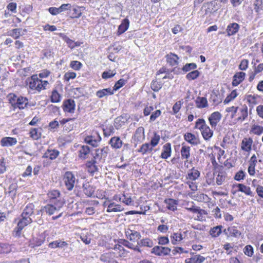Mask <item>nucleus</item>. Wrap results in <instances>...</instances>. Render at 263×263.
Masks as SVG:
<instances>
[{
  "label": "nucleus",
  "instance_id": "6",
  "mask_svg": "<svg viewBox=\"0 0 263 263\" xmlns=\"http://www.w3.org/2000/svg\"><path fill=\"white\" fill-rule=\"evenodd\" d=\"M144 139V128L143 127H139L136 130L132 137V139L134 142H137L135 143V146H137L138 142H141Z\"/></svg>",
  "mask_w": 263,
  "mask_h": 263
},
{
  "label": "nucleus",
  "instance_id": "35",
  "mask_svg": "<svg viewBox=\"0 0 263 263\" xmlns=\"http://www.w3.org/2000/svg\"><path fill=\"white\" fill-rule=\"evenodd\" d=\"M123 209L119 204H116L115 203L112 202L109 203L107 206V212L109 213L111 212H120L122 211Z\"/></svg>",
  "mask_w": 263,
  "mask_h": 263
},
{
  "label": "nucleus",
  "instance_id": "64",
  "mask_svg": "<svg viewBox=\"0 0 263 263\" xmlns=\"http://www.w3.org/2000/svg\"><path fill=\"white\" fill-rule=\"evenodd\" d=\"M244 253L248 256H252L253 254V247L250 245H247L245 247Z\"/></svg>",
  "mask_w": 263,
  "mask_h": 263
},
{
  "label": "nucleus",
  "instance_id": "21",
  "mask_svg": "<svg viewBox=\"0 0 263 263\" xmlns=\"http://www.w3.org/2000/svg\"><path fill=\"white\" fill-rule=\"evenodd\" d=\"M28 101L26 98L23 97L17 98L16 103H14L15 107H17L20 109H24L28 104Z\"/></svg>",
  "mask_w": 263,
  "mask_h": 263
},
{
  "label": "nucleus",
  "instance_id": "52",
  "mask_svg": "<svg viewBox=\"0 0 263 263\" xmlns=\"http://www.w3.org/2000/svg\"><path fill=\"white\" fill-rule=\"evenodd\" d=\"M123 245L129 249H133L138 252H141V250L139 248L138 245L135 246L132 243L129 242L128 240H124Z\"/></svg>",
  "mask_w": 263,
  "mask_h": 263
},
{
  "label": "nucleus",
  "instance_id": "41",
  "mask_svg": "<svg viewBox=\"0 0 263 263\" xmlns=\"http://www.w3.org/2000/svg\"><path fill=\"white\" fill-rule=\"evenodd\" d=\"M222 226H217L212 228L210 231V234L213 237L218 236L221 233Z\"/></svg>",
  "mask_w": 263,
  "mask_h": 263
},
{
  "label": "nucleus",
  "instance_id": "37",
  "mask_svg": "<svg viewBox=\"0 0 263 263\" xmlns=\"http://www.w3.org/2000/svg\"><path fill=\"white\" fill-rule=\"evenodd\" d=\"M171 242L173 245H177L178 242L183 239L182 235L180 233H174L171 236Z\"/></svg>",
  "mask_w": 263,
  "mask_h": 263
},
{
  "label": "nucleus",
  "instance_id": "36",
  "mask_svg": "<svg viewBox=\"0 0 263 263\" xmlns=\"http://www.w3.org/2000/svg\"><path fill=\"white\" fill-rule=\"evenodd\" d=\"M22 29L21 28L13 29L8 32V35L13 37L14 39H18L21 35H23Z\"/></svg>",
  "mask_w": 263,
  "mask_h": 263
},
{
  "label": "nucleus",
  "instance_id": "27",
  "mask_svg": "<svg viewBox=\"0 0 263 263\" xmlns=\"http://www.w3.org/2000/svg\"><path fill=\"white\" fill-rule=\"evenodd\" d=\"M59 151L55 149H48L44 154V157L51 160L55 159L59 155Z\"/></svg>",
  "mask_w": 263,
  "mask_h": 263
},
{
  "label": "nucleus",
  "instance_id": "49",
  "mask_svg": "<svg viewBox=\"0 0 263 263\" xmlns=\"http://www.w3.org/2000/svg\"><path fill=\"white\" fill-rule=\"evenodd\" d=\"M197 68V65L195 63H187L182 68V70L184 72H187L191 70L195 69Z\"/></svg>",
  "mask_w": 263,
  "mask_h": 263
},
{
  "label": "nucleus",
  "instance_id": "42",
  "mask_svg": "<svg viewBox=\"0 0 263 263\" xmlns=\"http://www.w3.org/2000/svg\"><path fill=\"white\" fill-rule=\"evenodd\" d=\"M38 78L36 75H33L31 77L29 82V86L31 89H37V84L38 81Z\"/></svg>",
  "mask_w": 263,
  "mask_h": 263
},
{
  "label": "nucleus",
  "instance_id": "31",
  "mask_svg": "<svg viewBox=\"0 0 263 263\" xmlns=\"http://www.w3.org/2000/svg\"><path fill=\"white\" fill-rule=\"evenodd\" d=\"M67 245V243L64 241L55 240L49 243V247L52 249H55L57 248H62Z\"/></svg>",
  "mask_w": 263,
  "mask_h": 263
},
{
  "label": "nucleus",
  "instance_id": "16",
  "mask_svg": "<svg viewBox=\"0 0 263 263\" xmlns=\"http://www.w3.org/2000/svg\"><path fill=\"white\" fill-rule=\"evenodd\" d=\"M109 143L111 146L115 149H119L123 145L122 141L119 137H112L109 140Z\"/></svg>",
  "mask_w": 263,
  "mask_h": 263
},
{
  "label": "nucleus",
  "instance_id": "17",
  "mask_svg": "<svg viewBox=\"0 0 263 263\" xmlns=\"http://www.w3.org/2000/svg\"><path fill=\"white\" fill-rule=\"evenodd\" d=\"M171 144L170 143H167L163 146V151L161 155V157L166 159L171 156Z\"/></svg>",
  "mask_w": 263,
  "mask_h": 263
},
{
  "label": "nucleus",
  "instance_id": "24",
  "mask_svg": "<svg viewBox=\"0 0 263 263\" xmlns=\"http://www.w3.org/2000/svg\"><path fill=\"white\" fill-rule=\"evenodd\" d=\"M129 24V20L127 18L124 19L121 25H119L118 28V35H120L122 33L125 32L128 28Z\"/></svg>",
  "mask_w": 263,
  "mask_h": 263
},
{
  "label": "nucleus",
  "instance_id": "50",
  "mask_svg": "<svg viewBox=\"0 0 263 263\" xmlns=\"http://www.w3.org/2000/svg\"><path fill=\"white\" fill-rule=\"evenodd\" d=\"M61 96L60 94L58 92L57 90H54L52 91L51 96V101L53 103H57L60 101Z\"/></svg>",
  "mask_w": 263,
  "mask_h": 263
},
{
  "label": "nucleus",
  "instance_id": "26",
  "mask_svg": "<svg viewBox=\"0 0 263 263\" xmlns=\"http://www.w3.org/2000/svg\"><path fill=\"white\" fill-rule=\"evenodd\" d=\"M83 192L88 197H91L95 192V189L93 186L90 185L88 183L83 185Z\"/></svg>",
  "mask_w": 263,
  "mask_h": 263
},
{
  "label": "nucleus",
  "instance_id": "39",
  "mask_svg": "<svg viewBox=\"0 0 263 263\" xmlns=\"http://www.w3.org/2000/svg\"><path fill=\"white\" fill-rule=\"evenodd\" d=\"M89 147L87 145H83L81 146L79 150V157L83 159H85L86 156L89 153Z\"/></svg>",
  "mask_w": 263,
  "mask_h": 263
},
{
  "label": "nucleus",
  "instance_id": "22",
  "mask_svg": "<svg viewBox=\"0 0 263 263\" xmlns=\"http://www.w3.org/2000/svg\"><path fill=\"white\" fill-rule=\"evenodd\" d=\"M180 153L181 158L187 160L190 157V147L182 144Z\"/></svg>",
  "mask_w": 263,
  "mask_h": 263
},
{
  "label": "nucleus",
  "instance_id": "43",
  "mask_svg": "<svg viewBox=\"0 0 263 263\" xmlns=\"http://www.w3.org/2000/svg\"><path fill=\"white\" fill-rule=\"evenodd\" d=\"M205 121L203 119H198L196 122L195 128H197L202 131L206 126Z\"/></svg>",
  "mask_w": 263,
  "mask_h": 263
},
{
  "label": "nucleus",
  "instance_id": "2",
  "mask_svg": "<svg viewBox=\"0 0 263 263\" xmlns=\"http://www.w3.org/2000/svg\"><path fill=\"white\" fill-rule=\"evenodd\" d=\"M108 148L104 147L101 149H96L95 154H93V163H103L105 160L108 153Z\"/></svg>",
  "mask_w": 263,
  "mask_h": 263
},
{
  "label": "nucleus",
  "instance_id": "7",
  "mask_svg": "<svg viewBox=\"0 0 263 263\" xmlns=\"http://www.w3.org/2000/svg\"><path fill=\"white\" fill-rule=\"evenodd\" d=\"M171 250L168 247L161 246H155L152 250V253L157 256H165L170 254Z\"/></svg>",
  "mask_w": 263,
  "mask_h": 263
},
{
  "label": "nucleus",
  "instance_id": "4",
  "mask_svg": "<svg viewBox=\"0 0 263 263\" xmlns=\"http://www.w3.org/2000/svg\"><path fill=\"white\" fill-rule=\"evenodd\" d=\"M65 184L68 190H71L76 181L74 175L71 172H66L64 176Z\"/></svg>",
  "mask_w": 263,
  "mask_h": 263
},
{
  "label": "nucleus",
  "instance_id": "23",
  "mask_svg": "<svg viewBox=\"0 0 263 263\" xmlns=\"http://www.w3.org/2000/svg\"><path fill=\"white\" fill-rule=\"evenodd\" d=\"M34 205L32 203L28 204L24 209L22 214V217L30 218L33 213Z\"/></svg>",
  "mask_w": 263,
  "mask_h": 263
},
{
  "label": "nucleus",
  "instance_id": "34",
  "mask_svg": "<svg viewBox=\"0 0 263 263\" xmlns=\"http://www.w3.org/2000/svg\"><path fill=\"white\" fill-rule=\"evenodd\" d=\"M153 149V146H152L150 143H145L141 145L138 152L144 155L147 153H151Z\"/></svg>",
  "mask_w": 263,
  "mask_h": 263
},
{
  "label": "nucleus",
  "instance_id": "58",
  "mask_svg": "<svg viewBox=\"0 0 263 263\" xmlns=\"http://www.w3.org/2000/svg\"><path fill=\"white\" fill-rule=\"evenodd\" d=\"M228 231L229 232L230 234L232 236L238 237L240 235V232L235 228L231 227L228 229Z\"/></svg>",
  "mask_w": 263,
  "mask_h": 263
},
{
  "label": "nucleus",
  "instance_id": "62",
  "mask_svg": "<svg viewBox=\"0 0 263 263\" xmlns=\"http://www.w3.org/2000/svg\"><path fill=\"white\" fill-rule=\"evenodd\" d=\"M119 201L123 202L126 205H129L131 203L132 200L130 197H127L125 195L123 194L121 195V198H119Z\"/></svg>",
  "mask_w": 263,
  "mask_h": 263
},
{
  "label": "nucleus",
  "instance_id": "56",
  "mask_svg": "<svg viewBox=\"0 0 263 263\" xmlns=\"http://www.w3.org/2000/svg\"><path fill=\"white\" fill-rule=\"evenodd\" d=\"M226 178L225 174L223 173L219 172L217 175L216 178V182L218 185H221L222 184Z\"/></svg>",
  "mask_w": 263,
  "mask_h": 263
},
{
  "label": "nucleus",
  "instance_id": "46",
  "mask_svg": "<svg viewBox=\"0 0 263 263\" xmlns=\"http://www.w3.org/2000/svg\"><path fill=\"white\" fill-rule=\"evenodd\" d=\"M253 5L254 10L257 13L262 10V0H255Z\"/></svg>",
  "mask_w": 263,
  "mask_h": 263
},
{
  "label": "nucleus",
  "instance_id": "28",
  "mask_svg": "<svg viewBox=\"0 0 263 263\" xmlns=\"http://www.w3.org/2000/svg\"><path fill=\"white\" fill-rule=\"evenodd\" d=\"M205 260V258L200 255H195L193 257L185 259V263H202Z\"/></svg>",
  "mask_w": 263,
  "mask_h": 263
},
{
  "label": "nucleus",
  "instance_id": "45",
  "mask_svg": "<svg viewBox=\"0 0 263 263\" xmlns=\"http://www.w3.org/2000/svg\"><path fill=\"white\" fill-rule=\"evenodd\" d=\"M200 72L198 70H195L187 73L186 78L189 80H193L197 78Z\"/></svg>",
  "mask_w": 263,
  "mask_h": 263
},
{
  "label": "nucleus",
  "instance_id": "11",
  "mask_svg": "<svg viewBox=\"0 0 263 263\" xmlns=\"http://www.w3.org/2000/svg\"><path fill=\"white\" fill-rule=\"evenodd\" d=\"M184 139L185 141L193 145H198L200 143L198 137L190 133L185 134L184 135Z\"/></svg>",
  "mask_w": 263,
  "mask_h": 263
},
{
  "label": "nucleus",
  "instance_id": "54",
  "mask_svg": "<svg viewBox=\"0 0 263 263\" xmlns=\"http://www.w3.org/2000/svg\"><path fill=\"white\" fill-rule=\"evenodd\" d=\"M241 115L238 117V120L243 121L244 120L248 115V108L247 106L243 107L240 110Z\"/></svg>",
  "mask_w": 263,
  "mask_h": 263
},
{
  "label": "nucleus",
  "instance_id": "10",
  "mask_svg": "<svg viewBox=\"0 0 263 263\" xmlns=\"http://www.w3.org/2000/svg\"><path fill=\"white\" fill-rule=\"evenodd\" d=\"M221 118V115L218 111L212 113L209 117L210 124L212 127H215Z\"/></svg>",
  "mask_w": 263,
  "mask_h": 263
},
{
  "label": "nucleus",
  "instance_id": "40",
  "mask_svg": "<svg viewBox=\"0 0 263 263\" xmlns=\"http://www.w3.org/2000/svg\"><path fill=\"white\" fill-rule=\"evenodd\" d=\"M98 137L99 139L96 140L93 139L92 136H87L85 138V141L87 143L93 146V147H96L97 146L98 142L101 140V137L99 135L98 136Z\"/></svg>",
  "mask_w": 263,
  "mask_h": 263
},
{
  "label": "nucleus",
  "instance_id": "44",
  "mask_svg": "<svg viewBox=\"0 0 263 263\" xmlns=\"http://www.w3.org/2000/svg\"><path fill=\"white\" fill-rule=\"evenodd\" d=\"M185 209L190 212L198 213L200 215L202 214V212H204V210L200 209L199 207L196 206L195 205H191L189 207L185 208Z\"/></svg>",
  "mask_w": 263,
  "mask_h": 263
},
{
  "label": "nucleus",
  "instance_id": "15",
  "mask_svg": "<svg viewBox=\"0 0 263 263\" xmlns=\"http://www.w3.org/2000/svg\"><path fill=\"white\" fill-rule=\"evenodd\" d=\"M239 29V25L236 23L230 24L226 29L228 36H231L236 34Z\"/></svg>",
  "mask_w": 263,
  "mask_h": 263
},
{
  "label": "nucleus",
  "instance_id": "14",
  "mask_svg": "<svg viewBox=\"0 0 263 263\" xmlns=\"http://www.w3.org/2000/svg\"><path fill=\"white\" fill-rule=\"evenodd\" d=\"M253 140L251 138H244L241 143V148L243 151L250 152L252 149L251 146Z\"/></svg>",
  "mask_w": 263,
  "mask_h": 263
},
{
  "label": "nucleus",
  "instance_id": "3",
  "mask_svg": "<svg viewBox=\"0 0 263 263\" xmlns=\"http://www.w3.org/2000/svg\"><path fill=\"white\" fill-rule=\"evenodd\" d=\"M48 197L50 199V202L52 203H58L59 201L62 202V204L65 203L64 199L61 196L60 192L58 190H52L48 193Z\"/></svg>",
  "mask_w": 263,
  "mask_h": 263
},
{
  "label": "nucleus",
  "instance_id": "29",
  "mask_svg": "<svg viewBox=\"0 0 263 263\" xmlns=\"http://www.w3.org/2000/svg\"><path fill=\"white\" fill-rule=\"evenodd\" d=\"M201 132L203 138L205 140H209L213 135V130L208 125Z\"/></svg>",
  "mask_w": 263,
  "mask_h": 263
},
{
  "label": "nucleus",
  "instance_id": "47",
  "mask_svg": "<svg viewBox=\"0 0 263 263\" xmlns=\"http://www.w3.org/2000/svg\"><path fill=\"white\" fill-rule=\"evenodd\" d=\"M162 86V84L161 82H157V81L153 80L151 85V87L154 91H158Z\"/></svg>",
  "mask_w": 263,
  "mask_h": 263
},
{
  "label": "nucleus",
  "instance_id": "38",
  "mask_svg": "<svg viewBox=\"0 0 263 263\" xmlns=\"http://www.w3.org/2000/svg\"><path fill=\"white\" fill-rule=\"evenodd\" d=\"M81 14V10L79 7H74L70 9V17L71 18H79Z\"/></svg>",
  "mask_w": 263,
  "mask_h": 263
},
{
  "label": "nucleus",
  "instance_id": "8",
  "mask_svg": "<svg viewBox=\"0 0 263 263\" xmlns=\"http://www.w3.org/2000/svg\"><path fill=\"white\" fill-rule=\"evenodd\" d=\"M75 106L74 101L69 99L64 101L63 108L64 111L73 113L75 110Z\"/></svg>",
  "mask_w": 263,
  "mask_h": 263
},
{
  "label": "nucleus",
  "instance_id": "25",
  "mask_svg": "<svg viewBox=\"0 0 263 263\" xmlns=\"http://www.w3.org/2000/svg\"><path fill=\"white\" fill-rule=\"evenodd\" d=\"M178 56L174 53H170L166 55V60L171 66H175L178 64Z\"/></svg>",
  "mask_w": 263,
  "mask_h": 263
},
{
  "label": "nucleus",
  "instance_id": "48",
  "mask_svg": "<svg viewBox=\"0 0 263 263\" xmlns=\"http://www.w3.org/2000/svg\"><path fill=\"white\" fill-rule=\"evenodd\" d=\"M251 132L257 135H260L263 133V127L259 125H253L251 128Z\"/></svg>",
  "mask_w": 263,
  "mask_h": 263
},
{
  "label": "nucleus",
  "instance_id": "12",
  "mask_svg": "<svg viewBox=\"0 0 263 263\" xmlns=\"http://www.w3.org/2000/svg\"><path fill=\"white\" fill-rule=\"evenodd\" d=\"M246 73L243 72H236L233 78L232 84L233 86H238L241 82H242L245 78Z\"/></svg>",
  "mask_w": 263,
  "mask_h": 263
},
{
  "label": "nucleus",
  "instance_id": "32",
  "mask_svg": "<svg viewBox=\"0 0 263 263\" xmlns=\"http://www.w3.org/2000/svg\"><path fill=\"white\" fill-rule=\"evenodd\" d=\"M236 186L238 188V191L244 193L247 195L252 196V192L249 186L243 184H238Z\"/></svg>",
  "mask_w": 263,
  "mask_h": 263
},
{
  "label": "nucleus",
  "instance_id": "55",
  "mask_svg": "<svg viewBox=\"0 0 263 263\" xmlns=\"http://www.w3.org/2000/svg\"><path fill=\"white\" fill-rule=\"evenodd\" d=\"M138 244L142 246L148 247H152L153 245L152 241L148 238L142 239L140 243L138 242Z\"/></svg>",
  "mask_w": 263,
  "mask_h": 263
},
{
  "label": "nucleus",
  "instance_id": "51",
  "mask_svg": "<svg viewBox=\"0 0 263 263\" xmlns=\"http://www.w3.org/2000/svg\"><path fill=\"white\" fill-rule=\"evenodd\" d=\"M160 140V137L156 133H154L153 137L152 138L150 144L152 146H156Z\"/></svg>",
  "mask_w": 263,
  "mask_h": 263
},
{
  "label": "nucleus",
  "instance_id": "61",
  "mask_svg": "<svg viewBox=\"0 0 263 263\" xmlns=\"http://www.w3.org/2000/svg\"><path fill=\"white\" fill-rule=\"evenodd\" d=\"M183 104L182 100H180L177 102L173 106V111L174 114H177L179 112L181 105Z\"/></svg>",
  "mask_w": 263,
  "mask_h": 263
},
{
  "label": "nucleus",
  "instance_id": "59",
  "mask_svg": "<svg viewBox=\"0 0 263 263\" xmlns=\"http://www.w3.org/2000/svg\"><path fill=\"white\" fill-rule=\"evenodd\" d=\"M38 130L37 128H33L30 132V136L34 140H37L41 137V133Z\"/></svg>",
  "mask_w": 263,
  "mask_h": 263
},
{
  "label": "nucleus",
  "instance_id": "57",
  "mask_svg": "<svg viewBox=\"0 0 263 263\" xmlns=\"http://www.w3.org/2000/svg\"><path fill=\"white\" fill-rule=\"evenodd\" d=\"M99 163H93V160H91L88 162V166L89 167L91 173H94L99 171L98 165Z\"/></svg>",
  "mask_w": 263,
  "mask_h": 263
},
{
  "label": "nucleus",
  "instance_id": "5",
  "mask_svg": "<svg viewBox=\"0 0 263 263\" xmlns=\"http://www.w3.org/2000/svg\"><path fill=\"white\" fill-rule=\"evenodd\" d=\"M32 222L31 218L22 217L17 223V227L15 229V235L20 236L23 228Z\"/></svg>",
  "mask_w": 263,
  "mask_h": 263
},
{
  "label": "nucleus",
  "instance_id": "9",
  "mask_svg": "<svg viewBox=\"0 0 263 263\" xmlns=\"http://www.w3.org/2000/svg\"><path fill=\"white\" fill-rule=\"evenodd\" d=\"M125 234L127 239L134 242H138L141 237L139 232L130 229L126 231Z\"/></svg>",
  "mask_w": 263,
  "mask_h": 263
},
{
  "label": "nucleus",
  "instance_id": "20",
  "mask_svg": "<svg viewBox=\"0 0 263 263\" xmlns=\"http://www.w3.org/2000/svg\"><path fill=\"white\" fill-rule=\"evenodd\" d=\"M196 107L198 108H203L208 106V101L205 97H198L195 100Z\"/></svg>",
  "mask_w": 263,
  "mask_h": 263
},
{
  "label": "nucleus",
  "instance_id": "33",
  "mask_svg": "<svg viewBox=\"0 0 263 263\" xmlns=\"http://www.w3.org/2000/svg\"><path fill=\"white\" fill-rule=\"evenodd\" d=\"M200 174L199 171L193 168L189 171L187 178L190 180H195L199 177Z\"/></svg>",
  "mask_w": 263,
  "mask_h": 263
},
{
  "label": "nucleus",
  "instance_id": "18",
  "mask_svg": "<svg viewBox=\"0 0 263 263\" xmlns=\"http://www.w3.org/2000/svg\"><path fill=\"white\" fill-rule=\"evenodd\" d=\"M17 143L16 138L12 137H5L2 139L1 143L3 146H11Z\"/></svg>",
  "mask_w": 263,
  "mask_h": 263
},
{
  "label": "nucleus",
  "instance_id": "53",
  "mask_svg": "<svg viewBox=\"0 0 263 263\" xmlns=\"http://www.w3.org/2000/svg\"><path fill=\"white\" fill-rule=\"evenodd\" d=\"M125 80L123 79L118 80L115 84L113 89H112L113 92H114V91H116L122 87L125 84Z\"/></svg>",
  "mask_w": 263,
  "mask_h": 263
},
{
  "label": "nucleus",
  "instance_id": "60",
  "mask_svg": "<svg viewBox=\"0 0 263 263\" xmlns=\"http://www.w3.org/2000/svg\"><path fill=\"white\" fill-rule=\"evenodd\" d=\"M11 251L10 247L7 244H0V253H8Z\"/></svg>",
  "mask_w": 263,
  "mask_h": 263
},
{
  "label": "nucleus",
  "instance_id": "1",
  "mask_svg": "<svg viewBox=\"0 0 263 263\" xmlns=\"http://www.w3.org/2000/svg\"><path fill=\"white\" fill-rule=\"evenodd\" d=\"M64 205L62 204V202L59 201L58 203H51L42 206L41 211L45 213L48 215H52L56 214L60 211Z\"/></svg>",
  "mask_w": 263,
  "mask_h": 263
},
{
  "label": "nucleus",
  "instance_id": "63",
  "mask_svg": "<svg viewBox=\"0 0 263 263\" xmlns=\"http://www.w3.org/2000/svg\"><path fill=\"white\" fill-rule=\"evenodd\" d=\"M82 66L81 63L77 61H72L70 63L71 67L76 70H79Z\"/></svg>",
  "mask_w": 263,
  "mask_h": 263
},
{
  "label": "nucleus",
  "instance_id": "30",
  "mask_svg": "<svg viewBox=\"0 0 263 263\" xmlns=\"http://www.w3.org/2000/svg\"><path fill=\"white\" fill-rule=\"evenodd\" d=\"M114 94L113 90L110 88L103 89L100 90H98L96 92V96L99 98H102L104 96L107 95H112Z\"/></svg>",
  "mask_w": 263,
  "mask_h": 263
},
{
  "label": "nucleus",
  "instance_id": "13",
  "mask_svg": "<svg viewBox=\"0 0 263 263\" xmlns=\"http://www.w3.org/2000/svg\"><path fill=\"white\" fill-rule=\"evenodd\" d=\"M206 9L205 10V13H213L216 12L219 8V6L217 1H213L206 4Z\"/></svg>",
  "mask_w": 263,
  "mask_h": 263
},
{
  "label": "nucleus",
  "instance_id": "19",
  "mask_svg": "<svg viewBox=\"0 0 263 263\" xmlns=\"http://www.w3.org/2000/svg\"><path fill=\"white\" fill-rule=\"evenodd\" d=\"M166 204L167 208L171 211H175L177 210V205L178 204V201L172 198L166 199L164 200Z\"/></svg>",
  "mask_w": 263,
  "mask_h": 263
}]
</instances>
